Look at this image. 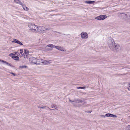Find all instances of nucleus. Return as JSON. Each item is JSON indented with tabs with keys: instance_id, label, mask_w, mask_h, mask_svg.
Wrapping results in <instances>:
<instances>
[{
	"instance_id": "1",
	"label": "nucleus",
	"mask_w": 130,
	"mask_h": 130,
	"mask_svg": "<svg viewBox=\"0 0 130 130\" xmlns=\"http://www.w3.org/2000/svg\"><path fill=\"white\" fill-rule=\"evenodd\" d=\"M110 42V43L108 44L110 48L114 52L118 51L120 48V46L119 44H116L113 40H111Z\"/></svg>"
},
{
	"instance_id": "2",
	"label": "nucleus",
	"mask_w": 130,
	"mask_h": 130,
	"mask_svg": "<svg viewBox=\"0 0 130 130\" xmlns=\"http://www.w3.org/2000/svg\"><path fill=\"white\" fill-rule=\"evenodd\" d=\"M28 26L30 30H32V31L35 32L37 31V28L38 27L35 24H29L28 25Z\"/></svg>"
},
{
	"instance_id": "3",
	"label": "nucleus",
	"mask_w": 130,
	"mask_h": 130,
	"mask_svg": "<svg viewBox=\"0 0 130 130\" xmlns=\"http://www.w3.org/2000/svg\"><path fill=\"white\" fill-rule=\"evenodd\" d=\"M69 101L71 102V103L73 104V103H73V102H75L76 103H82L83 102V103L82 104L83 105H84L86 103V102L85 101H83L82 100L79 99H75L74 101H72L70 100H69Z\"/></svg>"
},
{
	"instance_id": "4",
	"label": "nucleus",
	"mask_w": 130,
	"mask_h": 130,
	"mask_svg": "<svg viewBox=\"0 0 130 130\" xmlns=\"http://www.w3.org/2000/svg\"><path fill=\"white\" fill-rule=\"evenodd\" d=\"M121 16L123 17V19H126L127 18V20L128 19L129 16L130 15V13H121Z\"/></svg>"
},
{
	"instance_id": "5",
	"label": "nucleus",
	"mask_w": 130,
	"mask_h": 130,
	"mask_svg": "<svg viewBox=\"0 0 130 130\" xmlns=\"http://www.w3.org/2000/svg\"><path fill=\"white\" fill-rule=\"evenodd\" d=\"M107 18L105 15H100L96 17L95 19L99 20H103Z\"/></svg>"
},
{
	"instance_id": "6",
	"label": "nucleus",
	"mask_w": 130,
	"mask_h": 130,
	"mask_svg": "<svg viewBox=\"0 0 130 130\" xmlns=\"http://www.w3.org/2000/svg\"><path fill=\"white\" fill-rule=\"evenodd\" d=\"M37 29V31L40 33H42L45 30V28L43 26H40L38 27Z\"/></svg>"
},
{
	"instance_id": "7",
	"label": "nucleus",
	"mask_w": 130,
	"mask_h": 130,
	"mask_svg": "<svg viewBox=\"0 0 130 130\" xmlns=\"http://www.w3.org/2000/svg\"><path fill=\"white\" fill-rule=\"evenodd\" d=\"M81 37L83 39H86L88 37L87 34L86 32H83L80 34Z\"/></svg>"
},
{
	"instance_id": "8",
	"label": "nucleus",
	"mask_w": 130,
	"mask_h": 130,
	"mask_svg": "<svg viewBox=\"0 0 130 130\" xmlns=\"http://www.w3.org/2000/svg\"><path fill=\"white\" fill-rule=\"evenodd\" d=\"M9 56L12 57V58L14 60H18L19 59V57L18 56H15V54H13V53L10 54Z\"/></svg>"
},
{
	"instance_id": "9",
	"label": "nucleus",
	"mask_w": 130,
	"mask_h": 130,
	"mask_svg": "<svg viewBox=\"0 0 130 130\" xmlns=\"http://www.w3.org/2000/svg\"><path fill=\"white\" fill-rule=\"evenodd\" d=\"M39 61L41 62L42 63L44 64H48L50 62L48 61L45 60H42V59H38Z\"/></svg>"
},
{
	"instance_id": "10",
	"label": "nucleus",
	"mask_w": 130,
	"mask_h": 130,
	"mask_svg": "<svg viewBox=\"0 0 130 130\" xmlns=\"http://www.w3.org/2000/svg\"><path fill=\"white\" fill-rule=\"evenodd\" d=\"M54 48H56L59 50H60V51H64V50H63V48L62 47H61L60 46H55V45H54Z\"/></svg>"
},
{
	"instance_id": "11",
	"label": "nucleus",
	"mask_w": 130,
	"mask_h": 130,
	"mask_svg": "<svg viewBox=\"0 0 130 130\" xmlns=\"http://www.w3.org/2000/svg\"><path fill=\"white\" fill-rule=\"evenodd\" d=\"M0 61H1L3 63H5L6 64H7L8 66H11V67H13V66H12L11 65L10 63H8L7 62L4 60H2V59H0Z\"/></svg>"
},
{
	"instance_id": "12",
	"label": "nucleus",
	"mask_w": 130,
	"mask_h": 130,
	"mask_svg": "<svg viewBox=\"0 0 130 130\" xmlns=\"http://www.w3.org/2000/svg\"><path fill=\"white\" fill-rule=\"evenodd\" d=\"M21 5H22L23 8L24 10L26 11H28L29 10V8L27 7H26L25 5L22 3V4Z\"/></svg>"
},
{
	"instance_id": "13",
	"label": "nucleus",
	"mask_w": 130,
	"mask_h": 130,
	"mask_svg": "<svg viewBox=\"0 0 130 130\" xmlns=\"http://www.w3.org/2000/svg\"><path fill=\"white\" fill-rule=\"evenodd\" d=\"M85 3H87L89 4H92L94 2V1H86L85 2Z\"/></svg>"
},
{
	"instance_id": "14",
	"label": "nucleus",
	"mask_w": 130,
	"mask_h": 130,
	"mask_svg": "<svg viewBox=\"0 0 130 130\" xmlns=\"http://www.w3.org/2000/svg\"><path fill=\"white\" fill-rule=\"evenodd\" d=\"M14 2L17 4H20V5L22 4V3L20 0H14Z\"/></svg>"
},
{
	"instance_id": "15",
	"label": "nucleus",
	"mask_w": 130,
	"mask_h": 130,
	"mask_svg": "<svg viewBox=\"0 0 130 130\" xmlns=\"http://www.w3.org/2000/svg\"><path fill=\"white\" fill-rule=\"evenodd\" d=\"M29 53V52L28 50L26 49H25L24 50V53L22 54V55L23 56V54H24V53L25 54H28Z\"/></svg>"
},
{
	"instance_id": "16",
	"label": "nucleus",
	"mask_w": 130,
	"mask_h": 130,
	"mask_svg": "<svg viewBox=\"0 0 130 130\" xmlns=\"http://www.w3.org/2000/svg\"><path fill=\"white\" fill-rule=\"evenodd\" d=\"M18 40H17V39H13V41H12L11 42L12 43H18Z\"/></svg>"
},
{
	"instance_id": "17",
	"label": "nucleus",
	"mask_w": 130,
	"mask_h": 130,
	"mask_svg": "<svg viewBox=\"0 0 130 130\" xmlns=\"http://www.w3.org/2000/svg\"><path fill=\"white\" fill-rule=\"evenodd\" d=\"M54 45L52 44H48L46 45V46L53 48L54 47Z\"/></svg>"
},
{
	"instance_id": "18",
	"label": "nucleus",
	"mask_w": 130,
	"mask_h": 130,
	"mask_svg": "<svg viewBox=\"0 0 130 130\" xmlns=\"http://www.w3.org/2000/svg\"><path fill=\"white\" fill-rule=\"evenodd\" d=\"M77 88L78 89H85L86 88L85 87H78Z\"/></svg>"
},
{
	"instance_id": "19",
	"label": "nucleus",
	"mask_w": 130,
	"mask_h": 130,
	"mask_svg": "<svg viewBox=\"0 0 130 130\" xmlns=\"http://www.w3.org/2000/svg\"><path fill=\"white\" fill-rule=\"evenodd\" d=\"M73 105L75 107H80L81 106V104L77 105L75 103H73Z\"/></svg>"
},
{
	"instance_id": "20",
	"label": "nucleus",
	"mask_w": 130,
	"mask_h": 130,
	"mask_svg": "<svg viewBox=\"0 0 130 130\" xmlns=\"http://www.w3.org/2000/svg\"><path fill=\"white\" fill-rule=\"evenodd\" d=\"M24 55V57L25 58H27L28 59V58L29 55L28 54H23Z\"/></svg>"
},
{
	"instance_id": "21",
	"label": "nucleus",
	"mask_w": 130,
	"mask_h": 130,
	"mask_svg": "<svg viewBox=\"0 0 130 130\" xmlns=\"http://www.w3.org/2000/svg\"><path fill=\"white\" fill-rule=\"evenodd\" d=\"M110 117L117 118V116L116 115H115L112 114H110Z\"/></svg>"
},
{
	"instance_id": "22",
	"label": "nucleus",
	"mask_w": 130,
	"mask_h": 130,
	"mask_svg": "<svg viewBox=\"0 0 130 130\" xmlns=\"http://www.w3.org/2000/svg\"><path fill=\"white\" fill-rule=\"evenodd\" d=\"M20 68H21V69H23V68H25L27 67L26 66H20Z\"/></svg>"
},
{
	"instance_id": "23",
	"label": "nucleus",
	"mask_w": 130,
	"mask_h": 130,
	"mask_svg": "<svg viewBox=\"0 0 130 130\" xmlns=\"http://www.w3.org/2000/svg\"><path fill=\"white\" fill-rule=\"evenodd\" d=\"M51 107L52 108H55L56 107V105L55 104H53V105H52L51 106Z\"/></svg>"
},
{
	"instance_id": "24",
	"label": "nucleus",
	"mask_w": 130,
	"mask_h": 130,
	"mask_svg": "<svg viewBox=\"0 0 130 130\" xmlns=\"http://www.w3.org/2000/svg\"><path fill=\"white\" fill-rule=\"evenodd\" d=\"M105 116L108 117H110V114L109 113H107L105 114Z\"/></svg>"
},
{
	"instance_id": "25",
	"label": "nucleus",
	"mask_w": 130,
	"mask_h": 130,
	"mask_svg": "<svg viewBox=\"0 0 130 130\" xmlns=\"http://www.w3.org/2000/svg\"><path fill=\"white\" fill-rule=\"evenodd\" d=\"M17 44H18L21 45H23V44H22V43L20 41H18Z\"/></svg>"
},
{
	"instance_id": "26",
	"label": "nucleus",
	"mask_w": 130,
	"mask_h": 130,
	"mask_svg": "<svg viewBox=\"0 0 130 130\" xmlns=\"http://www.w3.org/2000/svg\"><path fill=\"white\" fill-rule=\"evenodd\" d=\"M23 52V50L22 49H21L20 50V53L21 54H22Z\"/></svg>"
},
{
	"instance_id": "27",
	"label": "nucleus",
	"mask_w": 130,
	"mask_h": 130,
	"mask_svg": "<svg viewBox=\"0 0 130 130\" xmlns=\"http://www.w3.org/2000/svg\"><path fill=\"white\" fill-rule=\"evenodd\" d=\"M58 110V108L57 107H56L55 109H52V110Z\"/></svg>"
},
{
	"instance_id": "28",
	"label": "nucleus",
	"mask_w": 130,
	"mask_h": 130,
	"mask_svg": "<svg viewBox=\"0 0 130 130\" xmlns=\"http://www.w3.org/2000/svg\"><path fill=\"white\" fill-rule=\"evenodd\" d=\"M46 107V106H44L42 107H40V108L44 109V108Z\"/></svg>"
},
{
	"instance_id": "29",
	"label": "nucleus",
	"mask_w": 130,
	"mask_h": 130,
	"mask_svg": "<svg viewBox=\"0 0 130 130\" xmlns=\"http://www.w3.org/2000/svg\"><path fill=\"white\" fill-rule=\"evenodd\" d=\"M130 125H129L128 126L126 127H127V128H128V127L129 128H128V129H130Z\"/></svg>"
},
{
	"instance_id": "30",
	"label": "nucleus",
	"mask_w": 130,
	"mask_h": 130,
	"mask_svg": "<svg viewBox=\"0 0 130 130\" xmlns=\"http://www.w3.org/2000/svg\"><path fill=\"white\" fill-rule=\"evenodd\" d=\"M10 73L13 74L14 76H15V74L14 73L12 72H11Z\"/></svg>"
},
{
	"instance_id": "31",
	"label": "nucleus",
	"mask_w": 130,
	"mask_h": 130,
	"mask_svg": "<svg viewBox=\"0 0 130 130\" xmlns=\"http://www.w3.org/2000/svg\"><path fill=\"white\" fill-rule=\"evenodd\" d=\"M128 89L129 90H130V85L128 87Z\"/></svg>"
},
{
	"instance_id": "32",
	"label": "nucleus",
	"mask_w": 130,
	"mask_h": 130,
	"mask_svg": "<svg viewBox=\"0 0 130 130\" xmlns=\"http://www.w3.org/2000/svg\"><path fill=\"white\" fill-rule=\"evenodd\" d=\"M101 116V117H102L105 118V116H105V115L104 116V115H102Z\"/></svg>"
},
{
	"instance_id": "33",
	"label": "nucleus",
	"mask_w": 130,
	"mask_h": 130,
	"mask_svg": "<svg viewBox=\"0 0 130 130\" xmlns=\"http://www.w3.org/2000/svg\"><path fill=\"white\" fill-rule=\"evenodd\" d=\"M45 30H49V29L48 28H45Z\"/></svg>"
},
{
	"instance_id": "34",
	"label": "nucleus",
	"mask_w": 130,
	"mask_h": 130,
	"mask_svg": "<svg viewBox=\"0 0 130 130\" xmlns=\"http://www.w3.org/2000/svg\"><path fill=\"white\" fill-rule=\"evenodd\" d=\"M17 53V52H15V53L14 52V53H13V54H15H15H16Z\"/></svg>"
},
{
	"instance_id": "35",
	"label": "nucleus",
	"mask_w": 130,
	"mask_h": 130,
	"mask_svg": "<svg viewBox=\"0 0 130 130\" xmlns=\"http://www.w3.org/2000/svg\"><path fill=\"white\" fill-rule=\"evenodd\" d=\"M48 109H49L50 110H52V109H50V108H49V107H48Z\"/></svg>"
},
{
	"instance_id": "36",
	"label": "nucleus",
	"mask_w": 130,
	"mask_h": 130,
	"mask_svg": "<svg viewBox=\"0 0 130 130\" xmlns=\"http://www.w3.org/2000/svg\"><path fill=\"white\" fill-rule=\"evenodd\" d=\"M91 112H92V111H89V112H90V113H91Z\"/></svg>"
},
{
	"instance_id": "37",
	"label": "nucleus",
	"mask_w": 130,
	"mask_h": 130,
	"mask_svg": "<svg viewBox=\"0 0 130 130\" xmlns=\"http://www.w3.org/2000/svg\"><path fill=\"white\" fill-rule=\"evenodd\" d=\"M31 59V58H29V60H30V59Z\"/></svg>"
}]
</instances>
